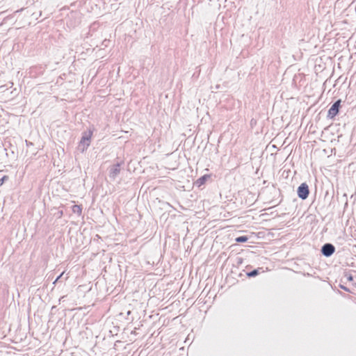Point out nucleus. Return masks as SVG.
I'll return each instance as SVG.
<instances>
[{"instance_id":"f257e3e1","label":"nucleus","mask_w":356,"mask_h":356,"mask_svg":"<svg viewBox=\"0 0 356 356\" xmlns=\"http://www.w3.org/2000/svg\"><path fill=\"white\" fill-rule=\"evenodd\" d=\"M91 136H92L91 131L84 132L83 134V136L81 137V139L79 142V147H78L79 149L81 152H83L89 147V145L90 144Z\"/></svg>"},{"instance_id":"f03ea898","label":"nucleus","mask_w":356,"mask_h":356,"mask_svg":"<svg viewBox=\"0 0 356 356\" xmlns=\"http://www.w3.org/2000/svg\"><path fill=\"white\" fill-rule=\"evenodd\" d=\"M298 195L302 200H305L307 198L309 190V186L306 183L301 184L298 188Z\"/></svg>"},{"instance_id":"7ed1b4c3","label":"nucleus","mask_w":356,"mask_h":356,"mask_svg":"<svg viewBox=\"0 0 356 356\" xmlns=\"http://www.w3.org/2000/svg\"><path fill=\"white\" fill-rule=\"evenodd\" d=\"M341 100L339 99L336 101L332 106L328 110L327 118L332 119L334 118L339 113V109L340 107Z\"/></svg>"},{"instance_id":"20e7f679","label":"nucleus","mask_w":356,"mask_h":356,"mask_svg":"<svg viewBox=\"0 0 356 356\" xmlns=\"http://www.w3.org/2000/svg\"><path fill=\"white\" fill-rule=\"evenodd\" d=\"M335 251L334 246L331 243H325L322 246L321 253L325 257H330Z\"/></svg>"},{"instance_id":"39448f33","label":"nucleus","mask_w":356,"mask_h":356,"mask_svg":"<svg viewBox=\"0 0 356 356\" xmlns=\"http://www.w3.org/2000/svg\"><path fill=\"white\" fill-rule=\"evenodd\" d=\"M120 170V163L112 165L109 169V177L114 180L119 175Z\"/></svg>"},{"instance_id":"423d86ee","label":"nucleus","mask_w":356,"mask_h":356,"mask_svg":"<svg viewBox=\"0 0 356 356\" xmlns=\"http://www.w3.org/2000/svg\"><path fill=\"white\" fill-rule=\"evenodd\" d=\"M209 177V175H204L203 176H202L201 177H200L199 179H197L195 181V184L196 186H201L202 185L204 184V183L206 182V181L207 180V179Z\"/></svg>"},{"instance_id":"0eeeda50","label":"nucleus","mask_w":356,"mask_h":356,"mask_svg":"<svg viewBox=\"0 0 356 356\" xmlns=\"http://www.w3.org/2000/svg\"><path fill=\"white\" fill-rule=\"evenodd\" d=\"M72 211L74 213L81 216L82 213V208L80 205L75 204L72 206Z\"/></svg>"},{"instance_id":"6e6552de","label":"nucleus","mask_w":356,"mask_h":356,"mask_svg":"<svg viewBox=\"0 0 356 356\" xmlns=\"http://www.w3.org/2000/svg\"><path fill=\"white\" fill-rule=\"evenodd\" d=\"M248 237L246 236H238L236 238V241L237 243H244V242H246L248 241Z\"/></svg>"},{"instance_id":"1a4fd4ad","label":"nucleus","mask_w":356,"mask_h":356,"mask_svg":"<svg viewBox=\"0 0 356 356\" xmlns=\"http://www.w3.org/2000/svg\"><path fill=\"white\" fill-rule=\"evenodd\" d=\"M259 268L254 269V270L248 273H247L248 277H254V276L257 275L259 274Z\"/></svg>"},{"instance_id":"9d476101","label":"nucleus","mask_w":356,"mask_h":356,"mask_svg":"<svg viewBox=\"0 0 356 356\" xmlns=\"http://www.w3.org/2000/svg\"><path fill=\"white\" fill-rule=\"evenodd\" d=\"M8 179V177L7 176H3L1 179H0V185H2L3 184V182L7 180Z\"/></svg>"},{"instance_id":"9b49d317","label":"nucleus","mask_w":356,"mask_h":356,"mask_svg":"<svg viewBox=\"0 0 356 356\" xmlns=\"http://www.w3.org/2000/svg\"><path fill=\"white\" fill-rule=\"evenodd\" d=\"M64 272H63L59 276L57 277V278L55 280V281L53 282L54 284H55L63 275Z\"/></svg>"},{"instance_id":"f8f14e48","label":"nucleus","mask_w":356,"mask_h":356,"mask_svg":"<svg viewBox=\"0 0 356 356\" xmlns=\"http://www.w3.org/2000/svg\"><path fill=\"white\" fill-rule=\"evenodd\" d=\"M340 288L345 290L346 291L350 292V290L347 287H346L341 284L340 285Z\"/></svg>"},{"instance_id":"ddd939ff","label":"nucleus","mask_w":356,"mask_h":356,"mask_svg":"<svg viewBox=\"0 0 356 356\" xmlns=\"http://www.w3.org/2000/svg\"><path fill=\"white\" fill-rule=\"evenodd\" d=\"M353 276H352V275H348V276L347 277V280H348V281H352V280H353Z\"/></svg>"},{"instance_id":"4468645a","label":"nucleus","mask_w":356,"mask_h":356,"mask_svg":"<svg viewBox=\"0 0 356 356\" xmlns=\"http://www.w3.org/2000/svg\"><path fill=\"white\" fill-rule=\"evenodd\" d=\"M62 215H63V211H60L59 212V216H61Z\"/></svg>"},{"instance_id":"2eb2a0df","label":"nucleus","mask_w":356,"mask_h":356,"mask_svg":"<svg viewBox=\"0 0 356 356\" xmlns=\"http://www.w3.org/2000/svg\"><path fill=\"white\" fill-rule=\"evenodd\" d=\"M131 314V311L127 312V315H129Z\"/></svg>"}]
</instances>
